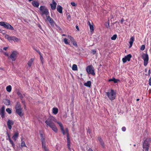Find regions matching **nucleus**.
Wrapping results in <instances>:
<instances>
[{"mask_svg": "<svg viewBox=\"0 0 151 151\" xmlns=\"http://www.w3.org/2000/svg\"><path fill=\"white\" fill-rule=\"evenodd\" d=\"M58 122L57 121L55 118L53 116H51L45 121V122L56 133L58 132V129L53 122L57 123Z\"/></svg>", "mask_w": 151, "mask_h": 151, "instance_id": "1", "label": "nucleus"}, {"mask_svg": "<svg viewBox=\"0 0 151 151\" xmlns=\"http://www.w3.org/2000/svg\"><path fill=\"white\" fill-rule=\"evenodd\" d=\"M106 93L108 98L111 101L114 99L116 97V92L112 89H109L108 90Z\"/></svg>", "mask_w": 151, "mask_h": 151, "instance_id": "2", "label": "nucleus"}, {"mask_svg": "<svg viewBox=\"0 0 151 151\" xmlns=\"http://www.w3.org/2000/svg\"><path fill=\"white\" fill-rule=\"evenodd\" d=\"M16 113L20 116H22L24 115L22 112V108L19 103H17L15 107Z\"/></svg>", "mask_w": 151, "mask_h": 151, "instance_id": "3", "label": "nucleus"}, {"mask_svg": "<svg viewBox=\"0 0 151 151\" xmlns=\"http://www.w3.org/2000/svg\"><path fill=\"white\" fill-rule=\"evenodd\" d=\"M40 13L42 16L49 15V12L47 8L44 6H41L40 7Z\"/></svg>", "mask_w": 151, "mask_h": 151, "instance_id": "4", "label": "nucleus"}, {"mask_svg": "<svg viewBox=\"0 0 151 151\" xmlns=\"http://www.w3.org/2000/svg\"><path fill=\"white\" fill-rule=\"evenodd\" d=\"M150 139L147 138L144 141L143 144V151H148Z\"/></svg>", "mask_w": 151, "mask_h": 151, "instance_id": "5", "label": "nucleus"}, {"mask_svg": "<svg viewBox=\"0 0 151 151\" xmlns=\"http://www.w3.org/2000/svg\"><path fill=\"white\" fill-rule=\"evenodd\" d=\"M68 39L65 38L63 40V41L66 44H69V42L68 41V40L69 39L73 44V45L76 46H77V44L76 42L74 40L73 38L70 35L67 36Z\"/></svg>", "mask_w": 151, "mask_h": 151, "instance_id": "6", "label": "nucleus"}, {"mask_svg": "<svg viewBox=\"0 0 151 151\" xmlns=\"http://www.w3.org/2000/svg\"><path fill=\"white\" fill-rule=\"evenodd\" d=\"M57 123L59 125V126L61 132L63 133V134L65 135V134H67V136H68V129L67 128H65V129H64L63 126L61 122H57Z\"/></svg>", "mask_w": 151, "mask_h": 151, "instance_id": "7", "label": "nucleus"}, {"mask_svg": "<svg viewBox=\"0 0 151 151\" xmlns=\"http://www.w3.org/2000/svg\"><path fill=\"white\" fill-rule=\"evenodd\" d=\"M141 57L144 61V65L146 66L148 63L149 57L147 53H143L141 55Z\"/></svg>", "mask_w": 151, "mask_h": 151, "instance_id": "8", "label": "nucleus"}, {"mask_svg": "<svg viewBox=\"0 0 151 151\" xmlns=\"http://www.w3.org/2000/svg\"><path fill=\"white\" fill-rule=\"evenodd\" d=\"M0 25L4 27L5 28L12 30L14 29V28L11 25L9 24L2 22H0Z\"/></svg>", "mask_w": 151, "mask_h": 151, "instance_id": "9", "label": "nucleus"}, {"mask_svg": "<svg viewBox=\"0 0 151 151\" xmlns=\"http://www.w3.org/2000/svg\"><path fill=\"white\" fill-rule=\"evenodd\" d=\"M41 140L42 143V147L44 151H49L47 147L46 146L45 139L42 136V135H41Z\"/></svg>", "mask_w": 151, "mask_h": 151, "instance_id": "10", "label": "nucleus"}, {"mask_svg": "<svg viewBox=\"0 0 151 151\" xmlns=\"http://www.w3.org/2000/svg\"><path fill=\"white\" fill-rule=\"evenodd\" d=\"M86 70L88 74H91L93 75H94L95 74L94 72V68L92 66L89 65L86 68Z\"/></svg>", "mask_w": 151, "mask_h": 151, "instance_id": "11", "label": "nucleus"}, {"mask_svg": "<svg viewBox=\"0 0 151 151\" xmlns=\"http://www.w3.org/2000/svg\"><path fill=\"white\" fill-rule=\"evenodd\" d=\"M18 54V52L16 51L12 52L9 57V58L12 61H14L16 60Z\"/></svg>", "mask_w": 151, "mask_h": 151, "instance_id": "12", "label": "nucleus"}, {"mask_svg": "<svg viewBox=\"0 0 151 151\" xmlns=\"http://www.w3.org/2000/svg\"><path fill=\"white\" fill-rule=\"evenodd\" d=\"M132 56L130 54H129L126 56H125L124 58H122V61L124 63H125L127 61H129Z\"/></svg>", "mask_w": 151, "mask_h": 151, "instance_id": "13", "label": "nucleus"}, {"mask_svg": "<svg viewBox=\"0 0 151 151\" xmlns=\"http://www.w3.org/2000/svg\"><path fill=\"white\" fill-rule=\"evenodd\" d=\"M5 109V106H3L0 109V114L2 118H4V116Z\"/></svg>", "mask_w": 151, "mask_h": 151, "instance_id": "14", "label": "nucleus"}, {"mask_svg": "<svg viewBox=\"0 0 151 151\" xmlns=\"http://www.w3.org/2000/svg\"><path fill=\"white\" fill-rule=\"evenodd\" d=\"M14 124L13 121L12 120L9 119L7 122V124L8 127V128L11 129L12 128V125H13Z\"/></svg>", "mask_w": 151, "mask_h": 151, "instance_id": "15", "label": "nucleus"}, {"mask_svg": "<svg viewBox=\"0 0 151 151\" xmlns=\"http://www.w3.org/2000/svg\"><path fill=\"white\" fill-rule=\"evenodd\" d=\"M50 5L51 8L52 10H54L56 9L57 3L54 1V0H52V3L50 4Z\"/></svg>", "mask_w": 151, "mask_h": 151, "instance_id": "16", "label": "nucleus"}, {"mask_svg": "<svg viewBox=\"0 0 151 151\" xmlns=\"http://www.w3.org/2000/svg\"><path fill=\"white\" fill-rule=\"evenodd\" d=\"M47 19L49 21L51 25H52L54 24V22L53 19L51 18L49 16H47Z\"/></svg>", "mask_w": 151, "mask_h": 151, "instance_id": "17", "label": "nucleus"}, {"mask_svg": "<svg viewBox=\"0 0 151 151\" xmlns=\"http://www.w3.org/2000/svg\"><path fill=\"white\" fill-rule=\"evenodd\" d=\"M32 5L35 7H38L39 5V3L37 1H34L32 3Z\"/></svg>", "mask_w": 151, "mask_h": 151, "instance_id": "18", "label": "nucleus"}, {"mask_svg": "<svg viewBox=\"0 0 151 151\" xmlns=\"http://www.w3.org/2000/svg\"><path fill=\"white\" fill-rule=\"evenodd\" d=\"M4 37L6 39H7L10 42L13 40V38H14V36H10L7 35H6L4 36Z\"/></svg>", "mask_w": 151, "mask_h": 151, "instance_id": "19", "label": "nucleus"}, {"mask_svg": "<svg viewBox=\"0 0 151 151\" xmlns=\"http://www.w3.org/2000/svg\"><path fill=\"white\" fill-rule=\"evenodd\" d=\"M88 22L90 30L91 32H93L94 30V27L93 25V23L92 22L91 23L90 21H88Z\"/></svg>", "mask_w": 151, "mask_h": 151, "instance_id": "20", "label": "nucleus"}, {"mask_svg": "<svg viewBox=\"0 0 151 151\" xmlns=\"http://www.w3.org/2000/svg\"><path fill=\"white\" fill-rule=\"evenodd\" d=\"M3 102L6 105H9L10 104V101L9 100L5 99L3 100Z\"/></svg>", "mask_w": 151, "mask_h": 151, "instance_id": "21", "label": "nucleus"}, {"mask_svg": "<svg viewBox=\"0 0 151 151\" xmlns=\"http://www.w3.org/2000/svg\"><path fill=\"white\" fill-rule=\"evenodd\" d=\"M19 136V133L17 132H15L12 137V138L15 141H16Z\"/></svg>", "mask_w": 151, "mask_h": 151, "instance_id": "22", "label": "nucleus"}, {"mask_svg": "<svg viewBox=\"0 0 151 151\" xmlns=\"http://www.w3.org/2000/svg\"><path fill=\"white\" fill-rule=\"evenodd\" d=\"M34 60V58H31L29 60L27 63V65L29 67H30L32 66Z\"/></svg>", "mask_w": 151, "mask_h": 151, "instance_id": "23", "label": "nucleus"}, {"mask_svg": "<svg viewBox=\"0 0 151 151\" xmlns=\"http://www.w3.org/2000/svg\"><path fill=\"white\" fill-rule=\"evenodd\" d=\"M134 37H132L130 39V41L129 42V47H132L133 43L134 41Z\"/></svg>", "mask_w": 151, "mask_h": 151, "instance_id": "24", "label": "nucleus"}, {"mask_svg": "<svg viewBox=\"0 0 151 151\" xmlns=\"http://www.w3.org/2000/svg\"><path fill=\"white\" fill-rule=\"evenodd\" d=\"M58 111V109L57 108H53L52 110V113L54 114H57Z\"/></svg>", "mask_w": 151, "mask_h": 151, "instance_id": "25", "label": "nucleus"}, {"mask_svg": "<svg viewBox=\"0 0 151 151\" xmlns=\"http://www.w3.org/2000/svg\"><path fill=\"white\" fill-rule=\"evenodd\" d=\"M7 135L8 136V139L9 140L10 143L12 145V146L13 147H14L15 146V145H14V143L13 141L11 139V138L9 136V134H8L7 133Z\"/></svg>", "mask_w": 151, "mask_h": 151, "instance_id": "26", "label": "nucleus"}, {"mask_svg": "<svg viewBox=\"0 0 151 151\" xmlns=\"http://www.w3.org/2000/svg\"><path fill=\"white\" fill-rule=\"evenodd\" d=\"M57 10L60 13H61L62 12V8L60 5H58L57 7Z\"/></svg>", "mask_w": 151, "mask_h": 151, "instance_id": "27", "label": "nucleus"}, {"mask_svg": "<svg viewBox=\"0 0 151 151\" xmlns=\"http://www.w3.org/2000/svg\"><path fill=\"white\" fill-rule=\"evenodd\" d=\"M109 82L111 81H113L114 83H117L119 81V79H116L114 78H113L112 79H109Z\"/></svg>", "mask_w": 151, "mask_h": 151, "instance_id": "28", "label": "nucleus"}, {"mask_svg": "<svg viewBox=\"0 0 151 151\" xmlns=\"http://www.w3.org/2000/svg\"><path fill=\"white\" fill-rule=\"evenodd\" d=\"M91 82L90 81H87L86 83H84V85L85 86H86L90 87L91 86Z\"/></svg>", "mask_w": 151, "mask_h": 151, "instance_id": "29", "label": "nucleus"}, {"mask_svg": "<svg viewBox=\"0 0 151 151\" xmlns=\"http://www.w3.org/2000/svg\"><path fill=\"white\" fill-rule=\"evenodd\" d=\"M12 89V86L10 85L8 86H7L6 88L7 91L9 92H10L11 91Z\"/></svg>", "mask_w": 151, "mask_h": 151, "instance_id": "30", "label": "nucleus"}, {"mask_svg": "<svg viewBox=\"0 0 151 151\" xmlns=\"http://www.w3.org/2000/svg\"><path fill=\"white\" fill-rule=\"evenodd\" d=\"M72 69L73 70H76L78 69L77 65L76 64H73L72 66Z\"/></svg>", "mask_w": 151, "mask_h": 151, "instance_id": "31", "label": "nucleus"}, {"mask_svg": "<svg viewBox=\"0 0 151 151\" xmlns=\"http://www.w3.org/2000/svg\"><path fill=\"white\" fill-rule=\"evenodd\" d=\"M98 140L101 143V145L103 147H104V142H103L102 140L100 137H99L98 138Z\"/></svg>", "mask_w": 151, "mask_h": 151, "instance_id": "32", "label": "nucleus"}, {"mask_svg": "<svg viewBox=\"0 0 151 151\" xmlns=\"http://www.w3.org/2000/svg\"><path fill=\"white\" fill-rule=\"evenodd\" d=\"M67 142H68V148H70V138L68 135L67 136Z\"/></svg>", "mask_w": 151, "mask_h": 151, "instance_id": "33", "label": "nucleus"}, {"mask_svg": "<svg viewBox=\"0 0 151 151\" xmlns=\"http://www.w3.org/2000/svg\"><path fill=\"white\" fill-rule=\"evenodd\" d=\"M117 37V35H114L112 36L111 39L112 40H115L116 39Z\"/></svg>", "mask_w": 151, "mask_h": 151, "instance_id": "34", "label": "nucleus"}, {"mask_svg": "<svg viewBox=\"0 0 151 151\" xmlns=\"http://www.w3.org/2000/svg\"><path fill=\"white\" fill-rule=\"evenodd\" d=\"M13 40L14 42H18L19 40V39L14 36V38H13Z\"/></svg>", "mask_w": 151, "mask_h": 151, "instance_id": "35", "label": "nucleus"}, {"mask_svg": "<svg viewBox=\"0 0 151 151\" xmlns=\"http://www.w3.org/2000/svg\"><path fill=\"white\" fill-rule=\"evenodd\" d=\"M40 59L41 60V63L43 64L44 63V58L42 55L40 56Z\"/></svg>", "mask_w": 151, "mask_h": 151, "instance_id": "36", "label": "nucleus"}, {"mask_svg": "<svg viewBox=\"0 0 151 151\" xmlns=\"http://www.w3.org/2000/svg\"><path fill=\"white\" fill-rule=\"evenodd\" d=\"M6 111L9 114H10L12 113V111L9 108H7L6 109Z\"/></svg>", "mask_w": 151, "mask_h": 151, "instance_id": "37", "label": "nucleus"}, {"mask_svg": "<svg viewBox=\"0 0 151 151\" xmlns=\"http://www.w3.org/2000/svg\"><path fill=\"white\" fill-rule=\"evenodd\" d=\"M21 146L22 147H26L25 142L24 141H22L21 143Z\"/></svg>", "mask_w": 151, "mask_h": 151, "instance_id": "38", "label": "nucleus"}, {"mask_svg": "<svg viewBox=\"0 0 151 151\" xmlns=\"http://www.w3.org/2000/svg\"><path fill=\"white\" fill-rule=\"evenodd\" d=\"M145 48V46L144 45H142L140 47V50H144Z\"/></svg>", "mask_w": 151, "mask_h": 151, "instance_id": "39", "label": "nucleus"}, {"mask_svg": "<svg viewBox=\"0 0 151 151\" xmlns=\"http://www.w3.org/2000/svg\"><path fill=\"white\" fill-rule=\"evenodd\" d=\"M70 4L72 6H76V4L74 2H71Z\"/></svg>", "mask_w": 151, "mask_h": 151, "instance_id": "40", "label": "nucleus"}, {"mask_svg": "<svg viewBox=\"0 0 151 151\" xmlns=\"http://www.w3.org/2000/svg\"><path fill=\"white\" fill-rule=\"evenodd\" d=\"M126 129L125 127H123L122 128V130L124 132L126 131Z\"/></svg>", "mask_w": 151, "mask_h": 151, "instance_id": "41", "label": "nucleus"}, {"mask_svg": "<svg viewBox=\"0 0 151 151\" xmlns=\"http://www.w3.org/2000/svg\"><path fill=\"white\" fill-rule=\"evenodd\" d=\"M149 85L150 86H151V77L150 78L149 80Z\"/></svg>", "mask_w": 151, "mask_h": 151, "instance_id": "42", "label": "nucleus"}, {"mask_svg": "<svg viewBox=\"0 0 151 151\" xmlns=\"http://www.w3.org/2000/svg\"><path fill=\"white\" fill-rule=\"evenodd\" d=\"M37 52L39 54L40 56H42V54L39 51H37Z\"/></svg>", "mask_w": 151, "mask_h": 151, "instance_id": "43", "label": "nucleus"}, {"mask_svg": "<svg viewBox=\"0 0 151 151\" xmlns=\"http://www.w3.org/2000/svg\"><path fill=\"white\" fill-rule=\"evenodd\" d=\"M37 52L39 54L40 56H42V54L39 51H37Z\"/></svg>", "mask_w": 151, "mask_h": 151, "instance_id": "44", "label": "nucleus"}, {"mask_svg": "<svg viewBox=\"0 0 151 151\" xmlns=\"http://www.w3.org/2000/svg\"><path fill=\"white\" fill-rule=\"evenodd\" d=\"M8 48V47H4L3 48V49L4 50H6Z\"/></svg>", "mask_w": 151, "mask_h": 151, "instance_id": "45", "label": "nucleus"}, {"mask_svg": "<svg viewBox=\"0 0 151 151\" xmlns=\"http://www.w3.org/2000/svg\"><path fill=\"white\" fill-rule=\"evenodd\" d=\"M4 55H6V56H9V55H8V53H7V52H5V53H4Z\"/></svg>", "mask_w": 151, "mask_h": 151, "instance_id": "46", "label": "nucleus"}, {"mask_svg": "<svg viewBox=\"0 0 151 151\" xmlns=\"http://www.w3.org/2000/svg\"><path fill=\"white\" fill-rule=\"evenodd\" d=\"M124 21V19H122L121 20V24H122V23H123V22Z\"/></svg>", "mask_w": 151, "mask_h": 151, "instance_id": "47", "label": "nucleus"}, {"mask_svg": "<svg viewBox=\"0 0 151 151\" xmlns=\"http://www.w3.org/2000/svg\"><path fill=\"white\" fill-rule=\"evenodd\" d=\"M67 17L68 19L70 18V16L69 14H68Z\"/></svg>", "mask_w": 151, "mask_h": 151, "instance_id": "48", "label": "nucleus"}, {"mask_svg": "<svg viewBox=\"0 0 151 151\" xmlns=\"http://www.w3.org/2000/svg\"><path fill=\"white\" fill-rule=\"evenodd\" d=\"M93 54H95L96 53V51L95 50H93L92 52Z\"/></svg>", "mask_w": 151, "mask_h": 151, "instance_id": "49", "label": "nucleus"}, {"mask_svg": "<svg viewBox=\"0 0 151 151\" xmlns=\"http://www.w3.org/2000/svg\"><path fill=\"white\" fill-rule=\"evenodd\" d=\"M88 151H93L91 149L89 148L88 150Z\"/></svg>", "mask_w": 151, "mask_h": 151, "instance_id": "50", "label": "nucleus"}, {"mask_svg": "<svg viewBox=\"0 0 151 151\" xmlns=\"http://www.w3.org/2000/svg\"><path fill=\"white\" fill-rule=\"evenodd\" d=\"M76 28L78 30H79L78 27V26H76Z\"/></svg>", "mask_w": 151, "mask_h": 151, "instance_id": "51", "label": "nucleus"}, {"mask_svg": "<svg viewBox=\"0 0 151 151\" xmlns=\"http://www.w3.org/2000/svg\"><path fill=\"white\" fill-rule=\"evenodd\" d=\"M139 99H137V101H139Z\"/></svg>", "mask_w": 151, "mask_h": 151, "instance_id": "52", "label": "nucleus"}, {"mask_svg": "<svg viewBox=\"0 0 151 151\" xmlns=\"http://www.w3.org/2000/svg\"><path fill=\"white\" fill-rule=\"evenodd\" d=\"M63 35V36H66V35Z\"/></svg>", "mask_w": 151, "mask_h": 151, "instance_id": "53", "label": "nucleus"}, {"mask_svg": "<svg viewBox=\"0 0 151 151\" xmlns=\"http://www.w3.org/2000/svg\"><path fill=\"white\" fill-rule=\"evenodd\" d=\"M150 92H151V89L150 90Z\"/></svg>", "mask_w": 151, "mask_h": 151, "instance_id": "54", "label": "nucleus"}, {"mask_svg": "<svg viewBox=\"0 0 151 151\" xmlns=\"http://www.w3.org/2000/svg\"><path fill=\"white\" fill-rule=\"evenodd\" d=\"M108 27H109V24H108Z\"/></svg>", "mask_w": 151, "mask_h": 151, "instance_id": "55", "label": "nucleus"}, {"mask_svg": "<svg viewBox=\"0 0 151 151\" xmlns=\"http://www.w3.org/2000/svg\"><path fill=\"white\" fill-rule=\"evenodd\" d=\"M135 146V145H134V146Z\"/></svg>", "mask_w": 151, "mask_h": 151, "instance_id": "56", "label": "nucleus"}]
</instances>
